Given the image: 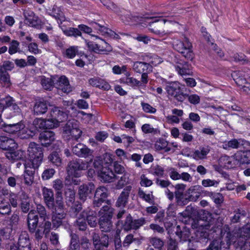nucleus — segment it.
Masks as SVG:
<instances>
[{
	"mask_svg": "<svg viewBox=\"0 0 250 250\" xmlns=\"http://www.w3.org/2000/svg\"><path fill=\"white\" fill-rule=\"evenodd\" d=\"M28 154L30 159V162L27 164L29 167L33 169H38L42 163L43 153V149L40 145L35 142H30L27 149Z\"/></svg>",
	"mask_w": 250,
	"mask_h": 250,
	"instance_id": "1",
	"label": "nucleus"
},
{
	"mask_svg": "<svg viewBox=\"0 0 250 250\" xmlns=\"http://www.w3.org/2000/svg\"><path fill=\"white\" fill-rule=\"evenodd\" d=\"M114 208L110 206L104 205L101 208L99 213L101 216L98 223L102 231L110 232L113 227L111 219L113 217Z\"/></svg>",
	"mask_w": 250,
	"mask_h": 250,
	"instance_id": "2",
	"label": "nucleus"
},
{
	"mask_svg": "<svg viewBox=\"0 0 250 250\" xmlns=\"http://www.w3.org/2000/svg\"><path fill=\"white\" fill-rule=\"evenodd\" d=\"M94 167L98 172L101 181L104 183H111L117 178L112 170L109 167V164L103 160H96L94 162Z\"/></svg>",
	"mask_w": 250,
	"mask_h": 250,
	"instance_id": "3",
	"label": "nucleus"
},
{
	"mask_svg": "<svg viewBox=\"0 0 250 250\" xmlns=\"http://www.w3.org/2000/svg\"><path fill=\"white\" fill-rule=\"evenodd\" d=\"M83 132L79 128L77 121L69 120L62 127V137L66 140L77 141L81 136Z\"/></svg>",
	"mask_w": 250,
	"mask_h": 250,
	"instance_id": "4",
	"label": "nucleus"
},
{
	"mask_svg": "<svg viewBox=\"0 0 250 250\" xmlns=\"http://www.w3.org/2000/svg\"><path fill=\"white\" fill-rule=\"evenodd\" d=\"M132 68L136 73L142 74L141 80L143 84L147 83L148 82L147 74L152 71V66L147 62H136L134 63Z\"/></svg>",
	"mask_w": 250,
	"mask_h": 250,
	"instance_id": "5",
	"label": "nucleus"
},
{
	"mask_svg": "<svg viewBox=\"0 0 250 250\" xmlns=\"http://www.w3.org/2000/svg\"><path fill=\"white\" fill-rule=\"evenodd\" d=\"M95 189V186L92 182L80 186L78 189V195L80 200L84 202L87 199H91Z\"/></svg>",
	"mask_w": 250,
	"mask_h": 250,
	"instance_id": "6",
	"label": "nucleus"
},
{
	"mask_svg": "<svg viewBox=\"0 0 250 250\" xmlns=\"http://www.w3.org/2000/svg\"><path fill=\"white\" fill-rule=\"evenodd\" d=\"M73 153L79 157L88 158L91 162L93 158V151L91 150L85 145L79 143L72 146Z\"/></svg>",
	"mask_w": 250,
	"mask_h": 250,
	"instance_id": "7",
	"label": "nucleus"
},
{
	"mask_svg": "<svg viewBox=\"0 0 250 250\" xmlns=\"http://www.w3.org/2000/svg\"><path fill=\"white\" fill-rule=\"evenodd\" d=\"M168 94L174 97L179 102H183L188 96L187 94H184L181 89L180 87L175 83H171L166 87Z\"/></svg>",
	"mask_w": 250,
	"mask_h": 250,
	"instance_id": "8",
	"label": "nucleus"
},
{
	"mask_svg": "<svg viewBox=\"0 0 250 250\" xmlns=\"http://www.w3.org/2000/svg\"><path fill=\"white\" fill-rule=\"evenodd\" d=\"M88 162L76 159L70 161L66 167V171L69 175L78 174V171L85 170L87 168Z\"/></svg>",
	"mask_w": 250,
	"mask_h": 250,
	"instance_id": "9",
	"label": "nucleus"
},
{
	"mask_svg": "<svg viewBox=\"0 0 250 250\" xmlns=\"http://www.w3.org/2000/svg\"><path fill=\"white\" fill-rule=\"evenodd\" d=\"M176 235L179 238V243L182 247L187 246V245H191V235L189 228L186 226L183 227L181 229L180 226L177 227V230L175 232Z\"/></svg>",
	"mask_w": 250,
	"mask_h": 250,
	"instance_id": "10",
	"label": "nucleus"
},
{
	"mask_svg": "<svg viewBox=\"0 0 250 250\" xmlns=\"http://www.w3.org/2000/svg\"><path fill=\"white\" fill-rule=\"evenodd\" d=\"M39 139L42 146L54 148L53 143L55 140V133L52 131L45 130L40 134Z\"/></svg>",
	"mask_w": 250,
	"mask_h": 250,
	"instance_id": "11",
	"label": "nucleus"
},
{
	"mask_svg": "<svg viewBox=\"0 0 250 250\" xmlns=\"http://www.w3.org/2000/svg\"><path fill=\"white\" fill-rule=\"evenodd\" d=\"M146 223L145 218L141 217L138 219L133 220L130 215H128L125 219L124 229L125 230H130L131 229H137L141 226H143Z\"/></svg>",
	"mask_w": 250,
	"mask_h": 250,
	"instance_id": "12",
	"label": "nucleus"
},
{
	"mask_svg": "<svg viewBox=\"0 0 250 250\" xmlns=\"http://www.w3.org/2000/svg\"><path fill=\"white\" fill-rule=\"evenodd\" d=\"M52 224L51 222H40L38 227L35 229V237L36 240H41L43 235H46L51 230Z\"/></svg>",
	"mask_w": 250,
	"mask_h": 250,
	"instance_id": "13",
	"label": "nucleus"
},
{
	"mask_svg": "<svg viewBox=\"0 0 250 250\" xmlns=\"http://www.w3.org/2000/svg\"><path fill=\"white\" fill-rule=\"evenodd\" d=\"M24 127V125L20 122L10 124H6L2 121L0 122V130H2L9 134H15L23 129Z\"/></svg>",
	"mask_w": 250,
	"mask_h": 250,
	"instance_id": "14",
	"label": "nucleus"
},
{
	"mask_svg": "<svg viewBox=\"0 0 250 250\" xmlns=\"http://www.w3.org/2000/svg\"><path fill=\"white\" fill-rule=\"evenodd\" d=\"M39 217L36 213V211L34 209L31 210L27 217V224L29 231L33 233V232L35 231V229H37L38 227V225L39 223Z\"/></svg>",
	"mask_w": 250,
	"mask_h": 250,
	"instance_id": "15",
	"label": "nucleus"
},
{
	"mask_svg": "<svg viewBox=\"0 0 250 250\" xmlns=\"http://www.w3.org/2000/svg\"><path fill=\"white\" fill-rule=\"evenodd\" d=\"M49 106L51 105L47 101L43 99L36 101L33 106V114L36 116L42 115L47 112Z\"/></svg>",
	"mask_w": 250,
	"mask_h": 250,
	"instance_id": "16",
	"label": "nucleus"
},
{
	"mask_svg": "<svg viewBox=\"0 0 250 250\" xmlns=\"http://www.w3.org/2000/svg\"><path fill=\"white\" fill-rule=\"evenodd\" d=\"M6 157L12 162L17 161H22L23 166L27 164L25 163V152L21 149L11 150L5 153Z\"/></svg>",
	"mask_w": 250,
	"mask_h": 250,
	"instance_id": "17",
	"label": "nucleus"
},
{
	"mask_svg": "<svg viewBox=\"0 0 250 250\" xmlns=\"http://www.w3.org/2000/svg\"><path fill=\"white\" fill-rule=\"evenodd\" d=\"M250 145V143L246 140L234 139L224 142L223 145V148L226 150H230L231 148L237 149L243 146L245 148Z\"/></svg>",
	"mask_w": 250,
	"mask_h": 250,
	"instance_id": "18",
	"label": "nucleus"
},
{
	"mask_svg": "<svg viewBox=\"0 0 250 250\" xmlns=\"http://www.w3.org/2000/svg\"><path fill=\"white\" fill-rule=\"evenodd\" d=\"M52 206L50 208L48 206H46L49 210H50L51 213L58 212L63 210L64 204L63 198L62 197V192L58 191L56 193V198L52 201Z\"/></svg>",
	"mask_w": 250,
	"mask_h": 250,
	"instance_id": "19",
	"label": "nucleus"
},
{
	"mask_svg": "<svg viewBox=\"0 0 250 250\" xmlns=\"http://www.w3.org/2000/svg\"><path fill=\"white\" fill-rule=\"evenodd\" d=\"M66 213L64 210L51 213V224L54 228L57 229L63 225L65 222Z\"/></svg>",
	"mask_w": 250,
	"mask_h": 250,
	"instance_id": "20",
	"label": "nucleus"
},
{
	"mask_svg": "<svg viewBox=\"0 0 250 250\" xmlns=\"http://www.w3.org/2000/svg\"><path fill=\"white\" fill-rule=\"evenodd\" d=\"M18 144L13 139L5 136H0V148L7 151L16 150Z\"/></svg>",
	"mask_w": 250,
	"mask_h": 250,
	"instance_id": "21",
	"label": "nucleus"
},
{
	"mask_svg": "<svg viewBox=\"0 0 250 250\" xmlns=\"http://www.w3.org/2000/svg\"><path fill=\"white\" fill-rule=\"evenodd\" d=\"M132 189L130 186H126L118 198L116 206L118 207H125L128 202L130 192Z\"/></svg>",
	"mask_w": 250,
	"mask_h": 250,
	"instance_id": "22",
	"label": "nucleus"
},
{
	"mask_svg": "<svg viewBox=\"0 0 250 250\" xmlns=\"http://www.w3.org/2000/svg\"><path fill=\"white\" fill-rule=\"evenodd\" d=\"M202 188V187L199 185L190 187L186 192V195L188 196V197L186 198V199L191 201H196L200 196Z\"/></svg>",
	"mask_w": 250,
	"mask_h": 250,
	"instance_id": "23",
	"label": "nucleus"
},
{
	"mask_svg": "<svg viewBox=\"0 0 250 250\" xmlns=\"http://www.w3.org/2000/svg\"><path fill=\"white\" fill-rule=\"evenodd\" d=\"M50 116L60 124L67 119V114L64 111L61 110L58 107H54L50 109Z\"/></svg>",
	"mask_w": 250,
	"mask_h": 250,
	"instance_id": "24",
	"label": "nucleus"
},
{
	"mask_svg": "<svg viewBox=\"0 0 250 250\" xmlns=\"http://www.w3.org/2000/svg\"><path fill=\"white\" fill-rule=\"evenodd\" d=\"M55 86L64 93H69L71 91L69 81L64 76H62L58 79L57 82L55 83Z\"/></svg>",
	"mask_w": 250,
	"mask_h": 250,
	"instance_id": "25",
	"label": "nucleus"
},
{
	"mask_svg": "<svg viewBox=\"0 0 250 250\" xmlns=\"http://www.w3.org/2000/svg\"><path fill=\"white\" fill-rule=\"evenodd\" d=\"M83 217H86V221L91 227H95L97 224V213L90 209L84 210L82 213Z\"/></svg>",
	"mask_w": 250,
	"mask_h": 250,
	"instance_id": "26",
	"label": "nucleus"
},
{
	"mask_svg": "<svg viewBox=\"0 0 250 250\" xmlns=\"http://www.w3.org/2000/svg\"><path fill=\"white\" fill-rule=\"evenodd\" d=\"M24 167H25V172L23 175L24 183L27 186H30L33 183L36 169H33L32 167L30 168L29 165L28 164H25Z\"/></svg>",
	"mask_w": 250,
	"mask_h": 250,
	"instance_id": "27",
	"label": "nucleus"
},
{
	"mask_svg": "<svg viewBox=\"0 0 250 250\" xmlns=\"http://www.w3.org/2000/svg\"><path fill=\"white\" fill-rule=\"evenodd\" d=\"M208 233L206 231L196 230L191 235V243L198 245L199 242H204L208 238Z\"/></svg>",
	"mask_w": 250,
	"mask_h": 250,
	"instance_id": "28",
	"label": "nucleus"
},
{
	"mask_svg": "<svg viewBox=\"0 0 250 250\" xmlns=\"http://www.w3.org/2000/svg\"><path fill=\"white\" fill-rule=\"evenodd\" d=\"M175 69L181 76L192 75V72L190 69V66L187 62H178V64L175 66Z\"/></svg>",
	"mask_w": 250,
	"mask_h": 250,
	"instance_id": "29",
	"label": "nucleus"
},
{
	"mask_svg": "<svg viewBox=\"0 0 250 250\" xmlns=\"http://www.w3.org/2000/svg\"><path fill=\"white\" fill-rule=\"evenodd\" d=\"M192 44L189 40L186 39L185 47L180 53L188 60L192 61L194 57V54L192 50Z\"/></svg>",
	"mask_w": 250,
	"mask_h": 250,
	"instance_id": "30",
	"label": "nucleus"
},
{
	"mask_svg": "<svg viewBox=\"0 0 250 250\" xmlns=\"http://www.w3.org/2000/svg\"><path fill=\"white\" fill-rule=\"evenodd\" d=\"M174 187L175 188L174 194L176 202L178 205H182L184 203V191L186 188V185L179 184L176 185Z\"/></svg>",
	"mask_w": 250,
	"mask_h": 250,
	"instance_id": "31",
	"label": "nucleus"
},
{
	"mask_svg": "<svg viewBox=\"0 0 250 250\" xmlns=\"http://www.w3.org/2000/svg\"><path fill=\"white\" fill-rule=\"evenodd\" d=\"M18 246L19 248H32L29 234L26 231H22L20 234Z\"/></svg>",
	"mask_w": 250,
	"mask_h": 250,
	"instance_id": "32",
	"label": "nucleus"
},
{
	"mask_svg": "<svg viewBox=\"0 0 250 250\" xmlns=\"http://www.w3.org/2000/svg\"><path fill=\"white\" fill-rule=\"evenodd\" d=\"M23 15L26 23L32 26H35L38 24V17L36 16L34 13L29 10H24Z\"/></svg>",
	"mask_w": 250,
	"mask_h": 250,
	"instance_id": "33",
	"label": "nucleus"
},
{
	"mask_svg": "<svg viewBox=\"0 0 250 250\" xmlns=\"http://www.w3.org/2000/svg\"><path fill=\"white\" fill-rule=\"evenodd\" d=\"M70 240L67 250H80V238L76 233L70 234Z\"/></svg>",
	"mask_w": 250,
	"mask_h": 250,
	"instance_id": "34",
	"label": "nucleus"
},
{
	"mask_svg": "<svg viewBox=\"0 0 250 250\" xmlns=\"http://www.w3.org/2000/svg\"><path fill=\"white\" fill-rule=\"evenodd\" d=\"M210 147L209 146L200 147L199 149L196 150L192 154V157L195 160H202L207 158V154L209 152Z\"/></svg>",
	"mask_w": 250,
	"mask_h": 250,
	"instance_id": "35",
	"label": "nucleus"
},
{
	"mask_svg": "<svg viewBox=\"0 0 250 250\" xmlns=\"http://www.w3.org/2000/svg\"><path fill=\"white\" fill-rule=\"evenodd\" d=\"M42 196L44 203L46 206L50 208L52 205V201H53L54 198V192L51 189L44 187L42 188Z\"/></svg>",
	"mask_w": 250,
	"mask_h": 250,
	"instance_id": "36",
	"label": "nucleus"
},
{
	"mask_svg": "<svg viewBox=\"0 0 250 250\" xmlns=\"http://www.w3.org/2000/svg\"><path fill=\"white\" fill-rule=\"evenodd\" d=\"M2 104L4 105V108H10L14 112H18L20 110L15 100L10 96L5 97L3 99Z\"/></svg>",
	"mask_w": 250,
	"mask_h": 250,
	"instance_id": "37",
	"label": "nucleus"
},
{
	"mask_svg": "<svg viewBox=\"0 0 250 250\" xmlns=\"http://www.w3.org/2000/svg\"><path fill=\"white\" fill-rule=\"evenodd\" d=\"M231 77L237 85L239 86H243L247 82L243 72L239 71H233L231 73Z\"/></svg>",
	"mask_w": 250,
	"mask_h": 250,
	"instance_id": "38",
	"label": "nucleus"
},
{
	"mask_svg": "<svg viewBox=\"0 0 250 250\" xmlns=\"http://www.w3.org/2000/svg\"><path fill=\"white\" fill-rule=\"evenodd\" d=\"M36 213L40 217L42 221L41 222H50L49 219V215L47 214V210L44 206L42 204H38L36 207Z\"/></svg>",
	"mask_w": 250,
	"mask_h": 250,
	"instance_id": "39",
	"label": "nucleus"
},
{
	"mask_svg": "<svg viewBox=\"0 0 250 250\" xmlns=\"http://www.w3.org/2000/svg\"><path fill=\"white\" fill-rule=\"evenodd\" d=\"M49 162L57 167H61L62 165V160L56 151H53L48 157Z\"/></svg>",
	"mask_w": 250,
	"mask_h": 250,
	"instance_id": "40",
	"label": "nucleus"
},
{
	"mask_svg": "<svg viewBox=\"0 0 250 250\" xmlns=\"http://www.w3.org/2000/svg\"><path fill=\"white\" fill-rule=\"evenodd\" d=\"M234 215L231 218V222L232 223H236L240 221L241 218L246 217V211L242 208H237L234 212Z\"/></svg>",
	"mask_w": 250,
	"mask_h": 250,
	"instance_id": "41",
	"label": "nucleus"
},
{
	"mask_svg": "<svg viewBox=\"0 0 250 250\" xmlns=\"http://www.w3.org/2000/svg\"><path fill=\"white\" fill-rule=\"evenodd\" d=\"M65 197L66 204L68 206L72 204L75 201V191L73 188H68L65 191Z\"/></svg>",
	"mask_w": 250,
	"mask_h": 250,
	"instance_id": "42",
	"label": "nucleus"
},
{
	"mask_svg": "<svg viewBox=\"0 0 250 250\" xmlns=\"http://www.w3.org/2000/svg\"><path fill=\"white\" fill-rule=\"evenodd\" d=\"M89 83L92 86L105 90H108L110 88V85L108 83H104L103 80L96 78L90 79L89 80Z\"/></svg>",
	"mask_w": 250,
	"mask_h": 250,
	"instance_id": "43",
	"label": "nucleus"
},
{
	"mask_svg": "<svg viewBox=\"0 0 250 250\" xmlns=\"http://www.w3.org/2000/svg\"><path fill=\"white\" fill-rule=\"evenodd\" d=\"M94 196L97 198L107 200L108 193L107 188L101 186L95 189Z\"/></svg>",
	"mask_w": 250,
	"mask_h": 250,
	"instance_id": "44",
	"label": "nucleus"
},
{
	"mask_svg": "<svg viewBox=\"0 0 250 250\" xmlns=\"http://www.w3.org/2000/svg\"><path fill=\"white\" fill-rule=\"evenodd\" d=\"M149 242L156 250H162L164 246V242L158 237L150 238Z\"/></svg>",
	"mask_w": 250,
	"mask_h": 250,
	"instance_id": "45",
	"label": "nucleus"
},
{
	"mask_svg": "<svg viewBox=\"0 0 250 250\" xmlns=\"http://www.w3.org/2000/svg\"><path fill=\"white\" fill-rule=\"evenodd\" d=\"M80 176L78 174L68 175L65 179V185H79L81 183L80 179H78Z\"/></svg>",
	"mask_w": 250,
	"mask_h": 250,
	"instance_id": "46",
	"label": "nucleus"
},
{
	"mask_svg": "<svg viewBox=\"0 0 250 250\" xmlns=\"http://www.w3.org/2000/svg\"><path fill=\"white\" fill-rule=\"evenodd\" d=\"M0 81L4 86L9 87L10 86V76L6 71L0 70Z\"/></svg>",
	"mask_w": 250,
	"mask_h": 250,
	"instance_id": "47",
	"label": "nucleus"
},
{
	"mask_svg": "<svg viewBox=\"0 0 250 250\" xmlns=\"http://www.w3.org/2000/svg\"><path fill=\"white\" fill-rule=\"evenodd\" d=\"M167 141L164 139H160L159 141L156 142L155 147L157 150L165 149V152H168L171 150V148L167 147Z\"/></svg>",
	"mask_w": 250,
	"mask_h": 250,
	"instance_id": "48",
	"label": "nucleus"
},
{
	"mask_svg": "<svg viewBox=\"0 0 250 250\" xmlns=\"http://www.w3.org/2000/svg\"><path fill=\"white\" fill-rule=\"evenodd\" d=\"M48 14L56 19H60L63 14L60 8L56 5H54L48 9Z\"/></svg>",
	"mask_w": 250,
	"mask_h": 250,
	"instance_id": "49",
	"label": "nucleus"
},
{
	"mask_svg": "<svg viewBox=\"0 0 250 250\" xmlns=\"http://www.w3.org/2000/svg\"><path fill=\"white\" fill-rule=\"evenodd\" d=\"M74 226L80 231H82L86 230L87 228L86 221L83 217L78 218L75 222Z\"/></svg>",
	"mask_w": 250,
	"mask_h": 250,
	"instance_id": "50",
	"label": "nucleus"
},
{
	"mask_svg": "<svg viewBox=\"0 0 250 250\" xmlns=\"http://www.w3.org/2000/svg\"><path fill=\"white\" fill-rule=\"evenodd\" d=\"M138 194L140 198L148 203L152 204L154 202V196L152 195V192H151V194H146L142 189L139 188Z\"/></svg>",
	"mask_w": 250,
	"mask_h": 250,
	"instance_id": "51",
	"label": "nucleus"
},
{
	"mask_svg": "<svg viewBox=\"0 0 250 250\" xmlns=\"http://www.w3.org/2000/svg\"><path fill=\"white\" fill-rule=\"evenodd\" d=\"M11 213V207L9 203L2 201L0 203V214L9 215Z\"/></svg>",
	"mask_w": 250,
	"mask_h": 250,
	"instance_id": "52",
	"label": "nucleus"
},
{
	"mask_svg": "<svg viewBox=\"0 0 250 250\" xmlns=\"http://www.w3.org/2000/svg\"><path fill=\"white\" fill-rule=\"evenodd\" d=\"M30 200L25 195H23V197L21 199V208L22 211L24 213H27L30 209Z\"/></svg>",
	"mask_w": 250,
	"mask_h": 250,
	"instance_id": "53",
	"label": "nucleus"
},
{
	"mask_svg": "<svg viewBox=\"0 0 250 250\" xmlns=\"http://www.w3.org/2000/svg\"><path fill=\"white\" fill-rule=\"evenodd\" d=\"M121 81L122 83H126L131 86H140L143 84L142 80L139 81L133 77H126L125 79H122Z\"/></svg>",
	"mask_w": 250,
	"mask_h": 250,
	"instance_id": "54",
	"label": "nucleus"
},
{
	"mask_svg": "<svg viewBox=\"0 0 250 250\" xmlns=\"http://www.w3.org/2000/svg\"><path fill=\"white\" fill-rule=\"evenodd\" d=\"M64 34L67 36H73L75 38L82 35L79 28L69 27L63 31Z\"/></svg>",
	"mask_w": 250,
	"mask_h": 250,
	"instance_id": "55",
	"label": "nucleus"
},
{
	"mask_svg": "<svg viewBox=\"0 0 250 250\" xmlns=\"http://www.w3.org/2000/svg\"><path fill=\"white\" fill-rule=\"evenodd\" d=\"M80 247L83 250H90L91 248V243L90 240L86 236H83L80 239Z\"/></svg>",
	"mask_w": 250,
	"mask_h": 250,
	"instance_id": "56",
	"label": "nucleus"
},
{
	"mask_svg": "<svg viewBox=\"0 0 250 250\" xmlns=\"http://www.w3.org/2000/svg\"><path fill=\"white\" fill-rule=\"evenodd\" d=\"M100 0L107 9L111 10L116 13H118L120 11V9L118 6L114 2L111 1L110 0Z\"/></svg>",
	"mask_w": 250,
	"mask_h": 250,
	"instance_id": "57",
	"label": "nucleus"
},
{
	"mask_svg": "<svg viewBox=\"0 0 250 250\" xmlns=\"http://www.w3.org/2000/svg\"><path fill=\"white\" fill-rule=\"evenodd\" d=\"M41 83L43 87L46 90H51L55 85V83L51 78H44L42 79Z\"/></svg>",
	"mask_w": 250,
	"mask_h": 250,
	"instance_id": "58",
	"label": "nucleus"
},
{
	"mask_svg": "<svg viewBox=\"0 0 250 250\" xmlns=\"http://www.w3.org/2000/svg\"><path fill=\"white\" fill-rule=\"evenodd\" d=\"M56 172L55 170L52 168H46L43 171L42 178L43 180H47L51 178Z\"/></svg>",
	"mask_w": 250,
	"mask_h": 250,
	"instance_id": "59",
	"label": "nucleus"
},
{
	"mask_svg": "<svg viewBox=\"0 0 250 250\" xmlns=\"http://www.w3.org/2000/svg\"><path fill=\"white\" fill-rule=\"evenodd\" d=\"M186 39H188L186 37L184 38L183 41L177 40L173 42V48L175 50L179 52V53L182 51L183 48L185 47L186 44Z\"/></svg>",
	"mask_w": 250,
	"mask_h": 250,
	"instance_id": "60",
	"label": "nucleus"
},
{
	"mask_svg": "<svg viewBox=\"0 0 250 250\" xmlns=\"http://www.w3.org/2000/svg\"><path fill=\"white\" fill-rule=\"evenodd\" d=\"M120 230L116 231V234L114 236V245L115 248L116 250H119L122 248V243L120 237Z\"/></svg>",
	"mask_w": 250,
	"mask_h": 250,
	"instance_id": "61",
	"label": "nucleus"
},
{
	"mask_svg": "<svg viewBox=\"0 0 250 250\" xmlns=\"http://www.w3.org/2000/svg\"><path fill=\"white\" fill-rule=\"evenodd\" d=\"M100 52H110L112 48L108 43L104 40H102L99 44Z\"/></svg>",
	"mask_w": 250,
	"mask_h": 250,
	"instance_id": "62",
	"label": "nucleus"
},
{
	"mask_svg": "<svg viewBox=\"0 0 250 250\" xmlns=\"http://www.w3.org/2000/svg\"><path fill=\"white\" fill-rule=\"evenodd\" d=\"M46 129H51L59 126V124L56 120L51 117L48 119H45Z\"/></svg>",
	"mask_w": 250,
	"mask_h": 250,
	"instance_id": "63",
	"label": "nucleus"
},
{
	"mask_svg": "<svg viewBox=\"0 0 250 250\" xmlns=\"http://www.w3.org/2000/svg\"><path fill=\"white\" fill-rule=\"evenodd\" d=\"M77 51V47L71 46L66 50L65 55L68 58L72 59L76 56Z\"/></svg>",
	"mask_w": 250,
	"mask_h": 250,
	"instance_id": "64",
	"label": "nucleus"
}]
</instances>
